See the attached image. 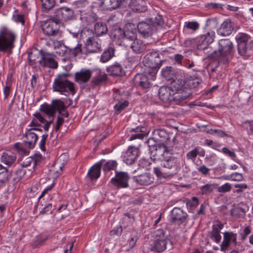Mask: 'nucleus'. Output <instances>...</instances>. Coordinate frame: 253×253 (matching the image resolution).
Masks as SVG:
<instances>
[{"label": "nucleus", "instance_id": "obj_17", "mask_svg": "<svg viewBox=\"0 0 253 253\" xmlns=\"http://www.w3.org/2000/svg\"><path fill=\"white\" fill-rule=\"evenodd\" d=\"M137 28L138 32L144 37L151 36L154 31V27L147 21V19L144 21H141L138 23Z\"/></svg>", "mask_w": 253, "mask_h": 253}, {"label": "nucleus", "instance_id": "obj_15", "mask_svg": "<svg viewBox=\"0 0 253 253\" xmlns=\"http://www.w3.org/2000/svg\"><path fill=\"white\" fill-rule=\"evenodd\" d=\"M171 218L173 223L180 224L186 221L188 214L180 208L175 207L171 211Z\"/></svg>", "mask_w": 253, "mask_h": 253}, {"label": "nucleus", "instance_id": "obj_4", "mask_svg": "<svg viewBox=\"0 0 253 253\" xmlns=\"http://www.w3.org/2000/svg\"><path fill=\"white\" fill-rule=\"evenodd\" d=\"M153 241L151 245L152 251L161 253L164 251L167 248L168 243L167 236L162 229L155 231L153 235Z\"/></svg>", "mask_w": 253, "mask_h": 253}, {"label": "nucleus", "instance_id": "obj_7", "mask_svg": "<svg viewBox=\"0 0 253 253\" xmlns=\"http://www.w3.org/2000/svg\"><path fill=\"white\" fill-rule=\"evenodd\" d=\"M172 87L175 92L172 93V101L176 104L181 103L192 94L191 90L184 87L182 83L178 85L173 84Z\"/></svg>", "mask_w": 253, "mask_h": 253}, {"label": "nucleus", "instance_id": "obj_63", "mask_svg": "<svg viewBox=\"0 0 253 253\" xmlns=\"http://www.w3.org/2000/svg\"><path fill=\"white\" fill-rule=\"evenodd\" d=\"M210 170V169L205 165H202L198 168V171L206 176L209 174Z\"/></svg>", "mask_w": 253, "mask_h": 253}, {"label": "nucleus", "instance_id": "obj_24", "mask_svg": "<svg viewBox=\"0 0 253 253\" xmlns=\"http://www.w3.org/2000/svg\"><path fill=\"white\" fill-rule=\"evenodd\" d=\"M157 141L154 138V136L152 138H150L148 139L147 143L149 148L151 156L154 157L155 159L157 156L154 154L156 153L158 154V150L162 148H167L168 147L163 143L157 144Z\"/></svg>", "mask_w": 253, "mask_h": 253}, {"label": "nucleus", "instance_id": "obj_6", "mask_svg": "<svg viewBox=\"0 0 253 253\" xmlns=\"http://www.w3.org/2000/svg\"><path fill=\"white\" fill-rule=\"evenodd\" d=\"M121 34H122L121 44L125 47H128V44L136 40L137 33L134 24L128 23L123 30L120 29Z\"/></svg>", "mask_w": 253, "mask_h": 253}, {"label": "nucleus", "instance_id": "obj_3", "mask_svg": "<svg viewBox=\"0 0 253 253\" xmlns=\"http://www.w3.org/2000/svg\"><path fill=\"white\" fill-rule=\"evenodd\" d=\"M143 63L146 68L145 73L148 74L153 79L162 65V60L159 54L156 51L148 53L144 57Z\"/></svg>", "mask_w": 253, "mask_h": 253}, {"label": "nucleus", "instance_id": "obj_12", "mask_svg": "<svg viewBox=\"0 0 253 253\" xmlns=\"http://www.w3.org/2000/svg\"><path fill=\"white\" fill-rule=\"evenodd\" d=\"M215 38V33L213 31L207 32L206 34L201 35L198 40L197 48L203 50L208 47L209 45L213 42Z\"/></svg>", "mask_w": 253, "mask_h": 253}, {"label": "nucleus", "instance_id": "obj_32", "mask_svg": "<svg viewBox=\"0 0 253 253\" xmlns=\"http://www.w3.org/2000/svg\"><path fill=\"white\" fill-rule=\"evenodd\" d=\"M109 75L111 76L120 77L124 75L125 72L121 65L116 63L107 68Z\"/></svg>", "mask_w": 253, "mask_h": 253}, {"label": "nucleus", "instance_id": "obj_11", "mask_svg": "<svg viewBox=\"0 0 253 253\" xmlns=\"http://www.w3.org/2000/svg\"><path fill=\"white\" fill-rule=\"evenodd\" d=\"M154 78L152 79L151 77L144 71L143 74H137L133 79V81L135 85H139L142 88L147 89L151 86L150 80H153Z\"/></svg>", "mask_w": 253, "mask_h": 253}, {"label": "nucleus", "instance_id": "obj_53", "mask_svg": "<svg viewBox=\"0 0 253 253\" xmlns=\"http://www.w3.org/2000/svg\"><path fill=\"white\" fill-rule=\"evenodd\" d=\"M207 133L211 135L216 134L218 137L228 136V135L223 131L220 129H211L207 131Z\"/></svg>", "mask_w": 253, "mask_h": 253}, {"label": "nucleus", "instance_id": "obj_48", "mask_svg": "<svg viewBox=\"0 0 253 253\" xmlns=\"http://www.w3.org/2000/svg\"><path fill=\"white\" fill-rule=\"evenodd\" d=\"M55 49L56 53L61 56L64 55L67 52L68 50H69L68 47L60 42H58L57 45L55 46Z\"/></svg>", "mask_w": 253, "mask_h": 253}, {"label": "nucleus", "instance_id": "obj_38", "mask_svg": "<svg viewBox=\"0 0 253 253\" xmlns=\"http://www.w3.org/2000/svg\"><path fill=\"white\" fill-rule=\"evenodd\" d=\"M94 30L97 36H100L107 33L108 28L106 24L97 22L94 25Z\"/></svg>", "mask_w": 253, "mask_h": 253}, {"label": "nucleus", "instance_id": "obj_31", "mask_svg": "<svg viewBox=\"0 0 253 253\" xmlns=\"http://www.w3.org/2000/svg\"><path fill=\"white\" fill-rule=\"evenodd\" d=\"M201 82L202 80L200 78L193 76L187 77L185 81H181L180 83V84L182 83V84H183V86L186 85L189 87V89H190V88L197 87Z\"/></svg>", "mask_w": 253, "mask_h": 253}, {"label": "nucleus", "instance_id": "obj_30", "mask_svg": "<svg viewBox=\"0 0 253 253\" xmlns=\"http://www.w3.org/2000/svg\"><path fill=\"white\" fill-rule=\"evenodd\" d=\"M223 227V224L220 223L213 224L212 226V231L210 233V237L211 239H213L216 243H219L220 242L221 236L220 233Z\"/></svg>", "mask_w": 253, "mask_h": 253}, {"label": "nucleus", "instance_id": "obj_34", "mask_svg": "<svg viewBox=\"0 0 253 253\" xmlns=\"http://www.w3.org/2000/svg\"><path fill=\"white\" fill-rule=\"evenodd\" d=\"M153 134L158 142L163 143L169 139V134L164 129H155L153 131Z\"/></svg>", "mask_w": 253, "mask_h": 253}, {"label": "nucleus", "instance_id": "obj_26", "mask_svg": "<svg viewBox=\"0 0 253 253\" xmlns=\"http://www.w3.org/2000/svg\"><path fill=\"white\" fill-rule=\"evenodd\" d=\"M233 30V27L231 20H225L217 31V34L221 36H227L231 34Z\"/></svg>", "mask_w": 253, "mask_h": 253}, {"label": "nucleus", "instance_id": "obj_56", "mask_svg": "<svg viewBox=\"0 0 253 253\" xmlns=\"http://www.w3.org/2000/svg\"><path fill=\"white\" fill-rule=\"evenodd\" d=\"M231 186L228 183H226L217 188V191L220 193L227 192L230 191L231 190Z\"/></svg>", "mask_w": 253, "mask_h": 253}, {"label": "nucleus", "instance_id": "obj_40", "mask_svg": "<svg viewBox=\"0 0 253 253\" xmlns=\"http://www.w3.org/2000/svg\"><path fill=\"white\" fill-rule=\"evenodd\" d=\"M1 161L4 164L10 166L16 160V157L14 154H9L8 153H4L1 156Z\"/></svg>", "mask_w": 253, "mask_h": 253}, {"label": "nucleus", "instance_id": "obj_58", "mask_svg": "<svg viewBox=\"0 0 253 253\" xmlns=\"http://www.w3.org/2000/svg\"><path fill=\"white\" fill-rule=\"evenodd\" d=\"M33 159L31 157L26 158L22 163H21V166L23 168H27L28 167H30L32 166V168H33V163H32Z\"/></svg>", "mask_w": 253, "mask_h": 253}, {"label": "nucleus", "instance_id": "obj_59", "mask_svg": "<svg viewBox=\"0 0 253 253\" xmlns=\"http://www.w3.org/2000/svg\"><path fill=\"white\" fill-rule=\"evenodd\" d=\"M199 154V149L197 148H195L193 150L189 152L187 154V159H195L197 156Z\"/></svg>", "mask_w": 253, "mask_h": 253}, {"label": "nucleus", "instance_id": "obj_47", "mask_svg": "<svg viewBox=\"0 0 253 253\" xmlns=\"http://www.w3.org/2000/svg\"><path fill=\"white\" fill-rule=\"evenodd\" d=\"M251 37L249 35L245 33H239L236 37V40L238 44L247 43Z\"/></svg>", "mask_w": 253, "mask_h": 253}, {"label": "nucleus", "instance_id": "obj_29", "mask_svg": "<svg viewBox=\"0 0 253 253\" xmlns=\"http://www.w3.org/2000/svg\"><path fill=\"white\" fill-rule=\"evenodd\" d=\"M128 45H129L128 47H130L133 51L136 53H142L146 48V44L141 40H138L137 38Z\"/></svg>", "mask_w": 253, "mask_h": 253}, {"label": "nucleus", "instance_id": "obj_27", "mask_svg": "<svg viewBox=\"0 0 253 253\" xmlns=\"http://www.w3.org/2000/svg\"><path fill=\"white\" fill-rule=\"evenodd\" d=\"M133 179L142 185H147L153 183L154 177L149 172H145L137 176H133Z\"/></svg>", "mask_w": 253, "mask_h": 253}, {"label": "nucleus", "instance_id": "obj_8", "mask_svg": "<svg viewBox=\"0 0 253 253\" xmlns=\"http://www.w3.org/2000/svg\"><path fill=\"white\" fill-rule=\"evenodd\" d=\"M41 26L43 33L48 36H56L60 34L59 23L53 18L44 21Z\"/></svg>", "mask_w": 253, "mask_h": 253}, {"label": "nucleus", "instance_id": "obj_5", "mask_svg": "<svg viewBox=\"0 0 253 253\" xmlns=\"http://www.w3.org/2000/svg\"><path fill=\"white\" fill-rule=\"evenodd\" d=\"M15 36L4 30L0 32V51H7L9 54L12 53V49L14 47V42Z\"/></svg>", "mask_w": 253, "mask_h": 253}, {"label": "nucleus", "instance_id": "obj_44", "mask_svg": "<svg viewBox=\"0 0 253 253\" xmlns=\"http://www.w3.org/2000/svg\"><path fill=\"white\" fill-rule=\"evenodd\" d=\"M107 79V76L105 74H100L99 75L94 77L91 80L92 85L97 86L100 85L102 83L105 82Z\"/></svg>", "mask_w": 253, "mask_h": 253}, {"label": "nucleus", "instance_id": "obj_36", "mask_svg": "<svg viewBox=\"0 0 253 253\" xmlns=\"http://www.w3.org/2000/svg\"><path fill=\"white\" fill-rule=\"evenodd\" d=\"M126 0H104L101 2V5H105L110 9H116L119 7Z\"/></svg>", "mask_w": 253, "mask_h": 253}, {"label": "nucleus", "instance_id": "obj_16", "mask_svg": "<svg viewBox=\"0 0 253 253\" xmlns=\"http://www.w3.org/2000/svg\"><path fill=\"white\" fill-rule=\"evenodd\" d=\"M139 149L134 146H129L123 156V161L127 165L134 163L139 155Z\"/></svg>", "mask_w": 253, "mask_h": 253}, {"label": "nucleus", "instance_id": "obj_37", "mask_svg": "<svg viewBox=\"0 0 253 253\" xmlns=\"http://www.w3.org/2000/svg\"><path fill=\"white\" fill-rule=\"evenodd\" d=\"M115 49L112 47H109L102 53L100 61L105 63L110 60L114 56Z\"/></svg>", "mask_w": 253, "mask_h": 253}, {"label": "nucleus", "instance_id": "obj_51", "mask_svg": "<svg viewBox=\"0 0 253 253\" xmlns=\"http://www.w3.org/2000/svg\"><path fill=\"white\" fill-rule=\"evenodd\" d=\"M82 44L78 43L74 48H69V52L74 57H76L79 54L82 53Z\"/></svg>", "mask_w": 253, "mask_h": 253}, {"label": "nucleus", "instance_id": "obj_61", "mask_svg": "<svg viewBox=\"0 0 253 253\" xmlns=\"http://www.w3.org/2000/svg\"><path fill=\"white\" fill-rule=\"evenodd\" d=\"M47 137H48L47 134H43L42 136V139L40 141V147L42 151H43V152H45V150H46L45 144V142H46Z\"/></svg>", "mask_w": 253, "mask_h": 253}, {"label": "nucleus", "instance_id": "obj_39", "mask_svg": "<svg viewBox=\"0 0 253 253\" xmlns=\"http://www.w3.org/2000/svg\"><path fill=\"white\" fill-rule=\"evenodd\" d=\"M248 210V207H247V209L240 207H235L231 210L230 213L233 216L241 218L244 217L246 215V213Z\"/></svg>", "mask_w": 253, "mask_h": 253}, {"label": "nucleus", "instance_id": "obj_2", "mask_svg": "<svg viewBox=\"0 0 253 253\" xmlns=\"http://www.w3.org/2000/svg\"><path fill=\"white\" fill-rule=\"evenodd\" d=\"M70 76V74L68 73L59 74L53 83V91L66 96H68L69 92L74 94L76 92L74 84L67 79V77Z\"/></svg>", "mask_w": 253, "mask_h": 253}, {"label": "nucleus", "instance_id": "obj_10", "mask_svg": "<svg viewBox=\"0 0 253 253\" xmlns=\"http://www.w3.org/2000/svg\"><path fill=\"white\" fill-rule=\"evenodd\" d=\"M73 14V10L71 8L62 7L55 10L52 18L59 23L61 21L70 19Z\"/></svg>", "mask_w": 253, "mask_h": 253}, {"label": "nucleus", "instance_id": "obj_54", "mask_svg": "<svg viewBox=\"0 0 253 253\" xmlns=\"http://www.w3.org/2000/svg\"><path fill=\"white\" fill-rule=\"evenodd\" d=\"M8 170L7 169L0 164V182H3L7 177Z\"/></svg>", "mask_w": 253, "mask_h": 253}, {"label": "nucleus", "instance_id": "obj_52", "mask_svg": "<svg viewBox=\"0 0 253 253\" xmlns=\"http://www.w3.org/2000/svg\"><path fill=\"white\" fill-rule=\"evenodd\" d=\"M117 166V163L115 161H110L106 163L103 167V170L105 171H108L114 169Z\"/></svg>", "mask_w": 253, "mask_h": 253}, {"label": "nucleus", "instance_id": "obj_43", "mask_svg": "<svg viewBox=\"0 0 253 253\" xmlns=\"http://www.w3.org/2000/svg\"><path fill=\"white\" fill-rule=\"evenodd\" d=\"M216 184L214 183H208L200 188V191L202 195H207L211 193L216 188Z\"/></svg>", "mask_w": 253, "mask_h": 253}, {"label": "nucleus", "instance_id": "obj_57", "mask_svg": "<svg viewBox=\"0 0 253 253\" xmlns=\"http://www.w3.org/2000/svg\"><path fill=\"white\" fill-rule=\"evenodd\" d=\"M185 27L193 31L197 30L199 27V24L197 22H188L185 23Z\"/></svg>", "mask_w": 253, "mask_h": 253}, {"label": "nucleus", "instance_id": "obj_49", "mask_svg": "<svg viewBox=\"0 0 253 253\" xmlns=\"http://www.w3.org/2000/svg\"><path fill=\"white\" fill-rule=\"evenodd\" d=\"M183 202L184 203H185L187 207L189 208L190 210L194 209L199 204L198 199L195 197H192L191 200L186 201H183Z\"/></svg>", "mask_w": 253, "mask_h": 253}, {"label": "nucleus", "instance_id": "obj_35", "mask_svg": "<svg viewBox=\"0 0 253 253\" xmlns=\"http://www.w3.org/2000/svg\"><path fill=\"white\" fill-rule=\"evenodd\" d=\"M222 52L220 51L218 48V50H214L210 55H209V57L214 60L218 61V62H221L223 63H226L227 62V59L226 58L227 56L225 54H223Z\"/></svg>", "mask_w": 253, "mask_h": 253}, {"label": "nucleus", "instance_id": "obj_13", "mask_svg": "<svg viewBox=\"0 0 253 253\" xmlns=\"http://www.w3.org/2000/svg\"><path fill=\"white\" fill-rule=\"evenodd\" d=\"M116 177L111 180V183L118 188H126L128 186L129 176L126 172H116Z\"/></svg>", "mask_w": 253, "mask_h": 253}, {"label": "nucleus", "instance_id": "obj_64", "mask_svg": "<svg viewBox=\"0 0 253 253\" xmlns=\"http://www.w3.org/2000/svg\"><path fill=\"white\" fill-rule=\"evenodd\" d=\"M97 18L98 17L96 14L94 13L89 14L86 17L87 22L88 23V25H89L91 23L97 21Z\"/></svg>", "mask_w": 253, "mask_h": 253}, {"label": "nucleus", "instance_id": "obj_46", "mask_svg": "<svg viewBox=\"0 0 253 253\" xmlns=\"http://www.w3.org/2000/svg\"><path fill=\"white\" fill-rule=\"evenodd\" d=\"M52 104L54 108L55 112L57 110L59 113H61V111H64L66 108L64 103L60 99L53 100Z\"/></svg>", "mask_w": 253, "mask_h": 253}, {"label": "nucleus", "instance_id": "obj_22", "mask_svg": "<svg viewBox=\"0 0 253 253\" xmlns=\"http://www.w3.org/2000/svg\"><path fill=\"white\" fill-rule=\"evenodd\" d=\"M172 86H161L159 90V96L160 99L165 102L172 101V93L173 90L172 89Z\"/></svg>", "mask_w": 253, "mask_h": 253}, {"label": "nucleus", "instance_id": "obj_55", "mask_svg": "<svg viewBox=\"0 0 253 253\" xmlns=\"http://www.w3.org/2000/svg\"><path fill=\"white\" fill-rule=\"evenodd\" d=\"M33 159V169H34L42 160V156L41 154H35L31 157Z\"/></svg>", "mask_w": 253, "mask_h": 253}, {"label": "nucleus", "instance_id": "obj_45", "mask_svg": "<svg viewBox=\"0 0 253 253\" xmlns=\"http://www.w3.org/2000/svg\"><path fill=\"white\" fill-rule=\"evenodd\" d=\"M147 21L151 23L154 28L158 26H162L164 23L163 17L160 15H157L154 18H147Z\"/></svg>", "mask_w": 253, "mask_h": 253}, {"label": "nucleus", "instance_id": "obj_9", "mask_svg": "<svg viewBox=\"0 0 253 253\" xmlns=\"http://www.w3.org/2000/svg\"><path fill=\"white\" fill-rule=\"evenodd\" d=\"M37 53L41 55V59L39 61L41 66L52 69L57 68L58 63L54 59L53 54L42 51L38 52Z\"/></svg>", "mask_w": 253, "mask_h": 253}, {"label": "nucleus", "instance_id": "obj_19", "mask_svg": "<svg viewBox=\"0 0 253 253\" xmlns=\"http://www.w3.org/2000/svg\"><path fill=\"white\" fill-rule=\"evenodd\" d=\"M92 75V71L89 69H82L75 74V81L79 84H84L87 83Z\"/></svg>", "mask_w": 253, "mask_h": 253}, {"label": "nucleus", "instance_id": "obj_41", "mask_svg": "<svg viewBox=\"0 0 253 253\" xmlns=\"http://www.w3.org/2000/svg\"><path fill=\"white\" fill-rule=\"evenodd\" d=\"M40 110L48 116H53L55 113V109L52 104L49 105L47 103H44L41 106Z\"/></svg>", "mask_w": 253, "mask_h": 253}, {"label": "nucleus", "instance_id": "obj_14", "mask_svg": "<svg viewBox=\"0 0 253 253\" xmlns=\"http://www.w3.org/2000/svg\"><path fill=\"white\" fill-rule=\"evenodd\" d=\"M237 234L232 232H225L223 233V241L220 245V250L225 251L233 243L235 246H237L239 243L237 241Z\"/></svg>", "mask_w": 253, "mask_h": 253}, {"label": "nucleus", "instance_id": "obj_23", "mask_svg": "<svg viewBox=\"0 0 253 253\" xmlns=\"http://www.w3.org/2000/svg\"><path fill=\"white\" fill-rule=\"evenodd\" d=\"M219 48L222 52L223 54L227 56L232 53L234 46L232 42L228 39H223L218 42Z\"/></svg>", "mask_w": 253, "mask_h": 253}, {"label": "nucleus", "instance_id": "obj_18", "mask_svg": "<svg viewBox=\"0 0 253 253\" xmlns=\"http://www.w3.org/2000/svg\"><path fill=\"white\" fill-rule=\"evenodd\" d=\"M100 42V40L97 37H89L85 42L84 45L88 52H97L101 50Z\"/></svg>", "mask_w": 253, "mask_h": 253}, {"label": "nucleus", "instance_id": "obj_42", "mask_svg": "<svg viewBox=\"0 0 253 253\" xmlns=\"http://www.w3.org/2000/svg\"><path fill=\"white\" fill-rule=\"evenodd\" d=\"M42 10L44 12H48L55 4V0H41Z\"/></svg>", "mask_w": 253, "mask_h": 253}, {"label": "nucleus", "instance_id": "obj_28", "mask_svg": "<svg viewBox=\"0 0 253 253\" xmlns=\"http://www.w3.org/2000/svg\"><path fill=\"white\" fill-rule=\"evenodd\" d=\"M130 7L134 12H143L147 10V5L144 0H132Z\"/></svg>", "mask_w": 253, "mask_h": 253}, {"label": "nucleus", "instance_id": "obj_21", "mask_svg": "<svg viewBox=\"0 0 253 253\" xmlns=\"http://www.w3.org/2000/svg\"><path fill=\"white\" fill-rule=\"evenodd\" d=\"M162 76L166 80L173 83L177 79V70L171 66H166L161 71Z\"/></svg>", "mask_w": 253, "mask_h": 253}, {"label": "nucleus", "instance_id": "obj_1", "mask_svg": "<svg viewBox=\"0 0 253 253\" xmlns=\"http://www.w3.org/2000/svg\"><path fill=\"white\" fill-rule=\"evenodd\" d=\"M172 149L168 147L158 150L157 157L154 160L161 161V167L154 168V172L158 178H167L173 175L181 168L182 160L174 156Z\"/></svg>", "mask_w": 253, "mask_h": 253}, {"label": "nucleus", "instance_id": "obj_20", "mask_svg": "<svg viewBox=\"0 0 253 253\" xmlns=\"http://www.w3.org/2000/svg\"><path fill=\"white\" fill-rule=\"evenodd\" d=\"M27 140L23 143L24 146L29 148H33L38 139V136L34 132V128L29 129L25 134Z\"/></svg>", "mask_w": 253, "mask_h": 253}, {"label": "nucleus", "instance_id": "obj_25", "mask_svg": "<svg viewBox=\"0 0 253 253\" xmlns=\"http://www.w3.org/2000/svg\"><path fill=\"white\" fill-rule=\"evenodd\" d=\"M238 53L246 58L249 57L253 53V41L248 43L238 44Z\"/></svg>", "mask_w": 253, "mask_h": 253}, {"label": "nucleus", "instance_id": "obj_50", "mask_svg": "<svg viewBox=\"0 0 253 253\" xmlns=\"http://www.w3.org/2000/svg\"><path fill=\"white\" fill-rule=\"evenodd\" d=\"M47 239V237L37 236L33 240L32 245L33 248H37L42 246Z\"/></svg>", "mask_w": 253, "mask_h": 253}, {"label": "nucleus", "instance_id": "obj_33", "mask_svg": "<svg viewBox=\"0 0 253 253\" xmlns=\"http://www.w3.org/2000/svg\"><path fill=\"white\" fill-rule=\"evenodd\" d=\"M102 163H97L93 165L89 170L87 175L91 180L97 179L100 175Z\"/></svg>", "mask_w": 253, "mask_h": 253}, {"label": "nucleus", "instance_id": "obj_62", "mask_svg": "<svg viewBox=\"0 0 253 253\" xmlns=\"http://www.w3.org/2000/svg\"><path fill=\"white\" fill-rule=\"evenodd\" d=\"M230 179L233 181H240L243 179V176L242 174L235 172L230 175Z\"/></svg>", "mask_w": 253, "mask_h": 253}, {"label": "nucleus", "instance_id": "obj_60", "mask_svg": "<svg viewBox=\"0 0 253 253\" xmlns=\"http://www.w3.org/2000/svg\"><path fill=\"white\" fill-rule=\"evenodd\" d=\"M128 105V101H125L123 103H119L116 104V105L114 106V108L119 112H121L125 107L127 106Z\"/></svg>", "mask_w": 253, "mask_h": 253}]
</instances>
